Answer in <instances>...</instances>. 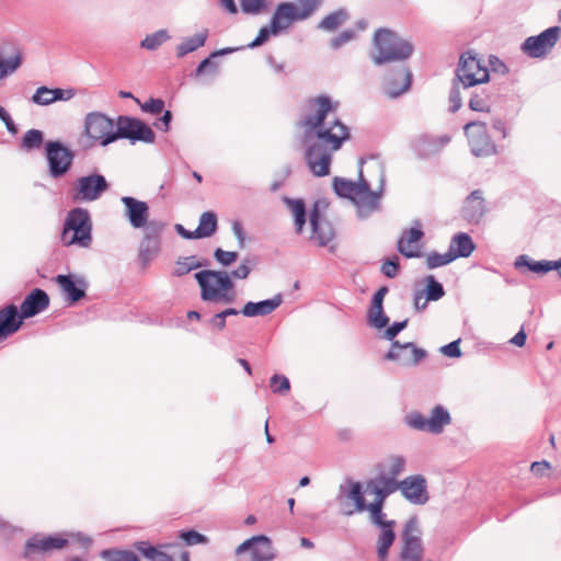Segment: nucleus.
<instances>
[{
	"instance_id": "4468645a",
	"label": "nucleus",
	"mask_w": 561,
	"mask_h": 561,
	"mask_svg": "<svg viewBox=\"0 0 561 561\" xmlns=\"http://www.w3.org/2000/svg\"><path fill=\"white\" fill-rule=\"evenodd\" d=\"M427 356L425 350L417 347L412 342L400 343L394 341L391 347L385 355V359L397 362L401 366H416L421 360Z\"/></svg>"
},
{
	"instance_id": "473e14b6",
	"label": "nucleus",
	"mask_w": 561,
	"mask_h": 561,
	"mask_svg": "<svg viewBox=\"0 0 561 561\" xmlns=\"http://www.w3.org/2000/svg\"><path fill=\"white\" fill-rule=\"evenodd\" d=\"M474 249L472 238L466 232H458L451 238L448 252L455 261L458 257H469Z\"/></svg>"
},
{
	"instance_id": "6ab92c4d",
	"label": "nucleus",
	"mask_w": 561,
	"mask_h": 561,
	"mask_svg": "<svg viewBox=\"0 0 561 561\" xmlns=\"http://www.w3.org/2000/svg\"><path fill=\"white\" fill-rule=\"evenodd\" d=\"M311 226L310 240L319 247H325L334 238V229L330 221L321 216L318 204H316L309 215Z\"/></svg>"
},
{
	"instance_id": "ea45409f",
	"label": "nucleus",
	"mask_w": 561,
	"mask_h": 561,
	"mask_svg": "<svg viewBox=\"0 0 561 561\" xmlns=\"http://www.w3.org/2000/svg\"><path fill=\"white\" fill-rule=\"evenodd\" d=\"M134 547L149 561H174L171 556L157 549L148 541H137L134 543Z\"/></svg>"
},
{
	"instance_id": "8fccbe9b",
	"label": "nucleus",
	"mask_w": 561,
	"mask_h": 561,
	"mask_svg": "<svg viewBox=\"0 0 561 561\" xmlns=\"http://www.w3.org/2000/svg\"><path fill=\"white\" fill-rule=\"evenodd\" d=\"M453 261L454 259H451V254L448 251L443 254L437 252H431L426 256V266L427 268L433 270L447 265Z\"/></svg>"
},
{
	"instance_id": "13d9d810",
	"label": "nucleus",
	"mask_w": 561,
	"mask_h": 561,
	"mask_svg": "<svg viewBox=\"0 0 561 561\" xmlns=\"http://www.w3.org/2000/svg\"><path fill=\"white\" fill-rule=\"evenodd\" d=\"M199 266L201 264L198 262H195L194 257H185L182 261L176 262L174 274L178 276H182Z\"/></svg>"
},
{
	"instance_id": "f03ea898",
	"label": "nucleus",
	"mask_w": 561,
	"mask_h": 561,
	"mask_svg": "<svg viewBox=\"0 0 561 561\" xmlns=\"http://www.w3.org/2000/svg\"><path fill=\"white\" fill-rule=\"evenodd\" d=\"M364 160H359L362 167ZM377 175L378 187L371 190V182L364 175L363 169H359L358 181L347 180L345 178L333 179V190L340 197L348 198L356 208V215L359 219L364 220L369 218L375 213L381 210V201L385 193L386 175L383 165L371 159L370 165Z\"/></svg>"
},
{
	"instance_id": "6e6d98bb",
	"label": "nucleus",
	"mask_w": 561,
	"mask_h": 561,
	"mask_svg": "<svg viewBox=\"0 0 561 561\" xmlns=\"http://www.w3.org/2000/svg\"><path fill=\"white\" fill-rule=\"evenodd\" d=\"M180 538L183 539V541L187 545V546H195V545H201V543H207L208 542V538L202 534H199L198 531L196 530H187V531H182L181 535H180Z\"/></svg>"
},
{
	"instance_id": "a211bd4d",
	"label": "nucleus",
	"mask_w": 561,
	"mask_h": 561,
	"mask_svg": "<svg viewBox=\"0 0 561 561\" xmlns=\"http://www.w3.org/2000/svg\"><path fill=\"white\" fill-rule=\"evenodd\" d=\"M412 83V75L408 68L400 66L396 70L387 73L382 82V91L391 99H396L405 93Z\"/></svg>"
},
{
	"instance_id": "9b49d317",
	"label": "nucleus",
	"mask_w": 561,
	"mask_h": 561,
	"mask_svg": "<svg viewBox=\"0 0 561 561\" xmlns=\"http://www.w3.org/2000/svg\"><path fill=\"white\" fill-rule=\"evenodd\" d=\"M116 136L118 139H128L133 144L142 141L152 144L156 139L153 130L141 119L121 115L117 117Z\"/></svg>"
},
{
	"instance_id": "423d86ee",
	"label": "nucleus",
	"mask_w": 561,
	"mask_h": 561,
	"mask_svg": "<svg viewBox=\"0 0 561 561\" xmlns=\"http://www.w3.org/2000/svg\"><path fill=\"white\" fill-rule=\"evenodd\" d=\"M117 124L101 112H91L84 118V135L91 146L106 147L117 140Z\"/></svg>"
},
{
	"instance_id": "cd10ccee",
	"label": "nucleus",
	"mask_w": 561,
	"mask_h": 561,
	"mask_svg": "<svg viewBox=\"0 0 561 561\" xmlns=\"http://www.w3.org/2000/svg\"><path fill=\"white\" fill-rule=\"evenodd\" d=\"M22 62L23 55L18 47L0 48V80L13 75Z\"/></svg>"
},
{
	"instance_id": "3c124183",
	"label": "nucleus",
	"mask_w": 561,
	"mask_h": 561,
	"mask_svg": "<svg viewBox=\"0 0 561 561\" xmlns=\"http://www.w3.org/2000/svg\"><path fill=\"white\" fill-rule=\"evenodd\" d=\"M241 10L245 14L257 15L266 8V0H240Z\"/></svg>"
},
{
	"instance_id": "f3484780",
	"label": "nucleus",
	"mask_w": 561,
	"mask_h": 561,
	"mask_svg": "<svg viewBox=\"0 0 561 561\" xmlns=\"http://www.w3.org/2000/svg\"><path fill=\"white\" fill-rule=\"evenodd\" d=\"M250 552V561H272L276 557L272 541L264 535L253 536L236 549V554Z\"/></svg>"
},
{
	"instance_id": "412c9836",
	"label": "nucleus",
	"mask_w": 561,
	"mask_h": 561,
	"mask_svg": "<svg viewBox=\"0 0 561 561\" xmlns=\"http://www.w3.org/2000/svg\"><path fill=\"white\" fill-rule=\"evenodd\" d=\"M55 282L60 287L69 304H75L85 296L88 287L87 282L82 277L76 275H57Z\"/></svg>"
},
{
	"instance_id": "c9c22d12",
	"label": "nucleus",
	"mask_w": 561,
	"mask_h": 561,
	"mask_svg": "<svg viewBox=\"0 0 561 561\" xmlns=\"http://www.w3.org/2000/svg\"><path fill=\"white\" fill-rule=\"evenodd\" d=\"M405 465L407 460L403 456L393 455L380 463L378 473L397 480V477L404 471Z\"/></svg>"
},
{
	"instance_id": "dca6fc26",
	"label": "nucleus",
	"mask_w": 561,
	"mask_h": 561,
	"mask_svg": "<svg viewBox=\"0 0 561 561\" xmlns=\"http://www.w3.org/2000/svg\"><path fill=\"white\" fill-rule=\"evenodd\" d=\"M399 491L402 496L414 505H424L428 502L427 481L422 474H414L399 481Z\"/></svg>"
},
{
	"instance_id": "a19ab883",
	"label": "nucleus",
	"mask_w": 561,
	"mask_h": 561,
	"mask_svg": "<svg viewBox=\"0 0 561 561\" xmlns=\"http://www.w3.org/2000/svg\"><path fill=\"white\" fill-rule=\"evenodd\" d=\"M164 225L157 220L147 219L146 226H142L144 229V238L146 243H152L153 249L159 248V236L161 234Z\"/></svg>"
},
{
	"instance_id": "a878e982",
	"label": "nucleus",
	"mask_w": 561,
	"mask_h": 561,
	"mask_svg": "<svg viewBox=\"0 0 561 561\" xmlns=\"http://www.w3.org/2000/svg\"><path fill=\"white\" fill-rule=\"evenodd\" d=\"M424 236L421 229V224L415 221V226L403 232V236L398 241V251L405 257H417L419 241Z\"/></svg>"
},
{
	"instance_id": "7ed1b4c3",
	"label": "nucleus",
	"mask_w": 561,
	"mask_h": 561,
	"mask_svg": "<svg viewBox=\"0 0 561 561\" xmlns=\"http://www.w3.org/2000/svg\"><path fill=\"white\" fill-rule=\"evenodd\" d=\"M414 53L413 44L388 28H379L373 37L370 59L376 66L404 61Z\"/></svg>"
},
{
	"instance_id": "c03bdc74",
	"label": "nucleus",
	"mask_w": 561,
	"mask_h": 561,
	"mask_svg": "<svg viewBox=\"0 0 561 561\" xmlns=\"http://www.w3.org/2000/svg\"><path fill=\"white\" fill-rule=\"evenodd\" d=\"M367 323L375 329H383L389 323V318L383 311V307L370 306L367 313Z\"/></svg>"
},
{
	"instance_id": "338daca9",
	"label": "nucleus",
	"mask_w": 561,
	"mask_h": 561,
	"mask_svg": "<svg viewBox=\"0 0 561 561\" xmlns=\"http://www.w3.org/2000/svg\"><path fill=\"white\" fill-rule=\"evenodd\" d=\"M460 339L450 342L447 345L440 347V353L450 358H458L461 356Z\"/></svg>"
},
{
	"instance_id": "bb28decb",
	"label": "nucleus",
	"mask_w": 561,
	"mask_h": 561,
	"mask_svg": "<svg viewBox=\"0 0 561 561\" xmlns=\"http://www.w3.org/2000/svg\"><path fill=\"white\" fill-rule=\"evenodd\" d=\"M75 96V91L72 89H60V88H48V87H39L36 89L35 93L32 95V102L47 106L53 104L56 101H69Z\"/></svg>"
},
{
	"instance_id": "ddd939ff",
	"label": "nucleus",
	"mask_w": 561,
	"mask_h": 561,
	"mask_svg": "<svg viewBox=\"0 0 561 561\" xmlns=\"http://www.w3.org/2000/svg\"><path fill=\"white\" fill-rule=\"evenodd\" d=\"M108 188V183L102 174L81 176L76 181L73 199L90 203L99 199Z\"/></svg>"
},
{
	"instance_id": "5701e85b",
	"label": "nucleus",
	"mask_w": 561,
	"mask_h": 561,
	"mask_svg": "<svg viewBox=\"0 0 561 561\" xmlns=\"http://www.w3.org/2000/svg\"><path fill=\"white\" fill-rule=\"evenodd\" d=\"M49 306V296L41 288H34L23 300L20 316L24 319L35 317Z\"/></svg>"
},
{
	"instance_id": "c85d7f7f",
	"label": "nucleus",
	"mask_w": 561,
	"mask_h": 561,
	"mask_svg": "<svg viewBox=\"0 0 561 561\" xmlns=\"http://www.w3.org/2000/svg\"><path fill=\"white\" fill-rule=\"evenodd\" d=\"M300 20L299 13L291 2H283L277 5L271 23L279 33L287 30L295 21Z\"/></svg>"
},
{
	"instance_id": "c756f323",
	"label": "nucleus",
	"mask_w": 561,
	"mask_h": 561,
	"mask_svg": "<svg viewBox=\"0 0 561 561\" xmlns=\"http://www.w3.org/2000/svg\"><path fill=\"white\" fill-rule=\"evenodd\" d=\"M282 302L283 296L280 294L275 295L271 299L261 300L257 302L249 301L243 306L241 313L249 318L268 316L275 311L282 305Z\"/></svg>"
},
{
	"instance_id": "393cba45",
	"label": "nucleus",
	"mask_w": 561,
	"mask_h": 561,
	"mask_svg": "<svg viewBox=\"0 0 561 561\" xmlns=\"http://www.w3.org/2000/svg\"><path fill=\"white\" fill-rule=\"evenodd\" d=\"M23 324V317L20 316L19 308L13 305H7L0 309V341L5 340L18 332Z\"/></svg>"
},
{
	"instance_id": "4c0bfd02",
	"label": "nucleus",
	"mask_w": 561,
	"mask_h": 561,
	"mask_svg": "<svg viewBox=\"0 0 561 561\" xmlns=\"http://www.w3.org/2000/svg\"><path fill=\"white\" fill-rule=\"evenodd\" d=\"M393 527L394 526L380 528V533L377 539L378 561H387L389 548L392 546L396 539Z\"/></svg>"
},
{
	"instance_id": "49530a36",
	"label": "nucleus",
	"mask_w": 561,
	"mask_h": 561,
	"mask_svg": "<svg viewBox=\"0 0 561 561\" xmlns=\"http://www.w3.org/2000/svg\"><path fill=\"white\" fill-rule=\"evenodd\" d=\"M105 561H140L138 556L130 550L106 549L101 552Z\"/></svg>"
},
{
	"instance_id": "e2e57ef3",
	"label": "nucleus",
	"mask_w": 561,
	"mask_h": 561,
	"mask_svg": "<svg viewBox=\"0 0 561 561\" xmlns=\"http://www.w3.org/2000/svg\"><path fill=\"white\" fill-rule=\"evenodd\" d=\"M302 7V10L299 13V19H307L310 14H312L318 7L321 4L322 0H298Z\"/></svg>"
},
{
	"instance_id": "2f4dec72",
	"label": "nucleus",
	"mask_w": 561,
	"mask_h": 561,
	"mask_svg": "<svg viewBox=\"0 0 561 561\" xmlns=\"http://www.w3.org/2000/svg\"><path fill=\"white\" fill-rule=\"evenodd\" d=\"M367 490L380 500H386L390 494L399 490V481L392 478H386L377 474L368 481Z\"/></svg>"
},
{
	"instance_id": "72a5a7b5",
	"label": "nucleus",
	"mask_w": 561,
	"mask_h": 561,
	"mask_svg": "<svg viewBox=\"0 0 561 561\" xmlns=\"http://www.w3.org/2000/svg\"><path fill=\"white\" fill-rule=\"evenodd\" d=\"M515 266L520 267L525 266L529 271L536 273V274H546L550 271H557L558 274L561 276V267H560V260L557 261H534L529 259L527 255H519L515 261Z\"/></svg>"
},
{
	"instance_id": "79ce46f5",
	"label": "nucleus",
	"mask_w": 561,
	"mask_h": 561,
	"mask_svg": "<svg viewBox=\"0 0 561 561\" xmlns=\"http://www.w3.org/2000/svg\"><path fill=\"white\" fill-rule=\"evenodd\" d=\"M348 18L345 9H339L327 16L319 23V28L332 32L343 24Z\"/></svg>"
},
{
	"instance_id": "39448f33",
	"label": "nucleus",
	"mask_w": 561,
	"mask_h": 561,
	"mask_svg": "<svg viewBox=\"0 0 561 561\" xmlns=\"http://www.w3.org/2000/svg\"><path fill=\"white\" fill-rule=\"evenodd\" d=\"M60 239L66 247L78 245L87 249L91 245L92 220L87 209L76 207L67 214Z\"/></svg>"
},
{
	"instance_id": "b1692460",
	"label": "nucleus",
	"mask_w": 561,
	"mask_h": 561,
	"mask_svg": "<svg viewBox=\"0 0 561 561\" xmlns=\"http://www.w3.org/2000/svg\"><path fill=\"white\" fill-rule=\"evenodd\" d=\"M344 499L353 501L355 510H343V515L351 516L355 511L363 512L366 510V502L359 482L347 480L346 483L340 485L337 500L343 502Z\"/></svg>"
},
{
	"instance_id": "4d7b16f0",
	"label": "nucleus",
	"mask_w": 561,
	"mask_h": 561,
	"mask_svg": "<svg viewBox=\"0 0 561 561\" xmlns=\"http://www.w3.org/2000/svg\"><path fill=\"white\" fill-rule=\"evenodd\" d=\"M138 104L142 112L150 114H160L164 108V101L162 99L150 98L148 101L144 103L139 102Z\"/></svg>"
},
{
	"instance_id": "37998d69",
	"label": "nucleus",
	"mask_w": 561,
	"mask_h": 561,
	"mask_svg": "<svg viewBox=\"0 0 561 561\" xmlns=\"http://www.w3.org/2000/svg\"><path fill=\"white\" fill-rule=\"evenodd\" d=\"M171 38V35L169 34L168 30H158L157 32L152 34H148L141 42L140 47L145 48L147 50H156L158 49L162 44L168 42Z\"/></svg>"
},
{
	"instance_id": "f704fd0d",
	"label": "nucleus",
	"mask_w": 561,
	"mask_h": 561,
	"mask_svg": "<svg viewBox=\"0 0 561 561\" xmlns=\"http://www.w3.org/2000/svg\"><path fill=\"white\" fill-rule=\"evenodd\" d=\"M208 37V30H203L193 36L185 37L178 46H176V57L183 58L190 53L197 50L203 47Z\"/></svg>"
},
{
	"instance_id": "09e8293b",
	"label": "nucleus",
	"mask_w": 561,
	"mask_h": 561,
	"mask_svg": "<svg viewBox=\"0 0 561 561\" xmlns=\"http://www.w3.org/2000/svg\"><path fill=\"white\" fill-rule=\"evenodd\" d=\"M279 32L273 27V24L261 27L257 36L249 43L247 46H242V48H255L262 46L265 42L268 41L271 35H278Z\"/></svg>"
},
{
	"instance_id": "9d476101",
	"label": "nucleus",
	"mask_w": 561,
	"mask_h": 561,
	"mask_svg": "<svg viewBox=\"0 0 561 561\" xmlns=\"http://www.w3.org/2000/svg\"><path fill=\"white\" fill-rule=\"evenodd\" d=\"M463 133L474 157H490L497 153V147L491 139L485 123L471 121L463 126Z\"/></svg>"
},
{
	"instance_id": "603ef678",
	"label": "nucleus",
	"mask_w": 561,
	"mask_h": 561,
	"mask_svg": "<svg viewBox=\"0 0 561 561\" xmlns=\"http://www.w3.org/2000/svg\"><path fill=\"white\" fill-rule=\"evenodd\" d=\"M469 107L474 112H489L490 98L486 94H473L469 100Z\"/></svg>"
},
{
	"instance_id": "20e7f679",
	"label": "nucleus",
	"mask_w": 561,
	"mask_h": 561,
	"mask_svg": "<svg viewBox=\"0 0 561 561\" xmlns=\"http://www.w3.org/2000/svg\"><path fill=\"white\" fill-rule=\"evenodd\" d=\"M194 276L201 287L202 300L222 304L236 300L234 285L228 272L203 270Z\"/></svg>"
},
{
	"instance_id": "0e129e2a",
	"label": "nucleus",
	"mask_w": 561,
	"mask_h": 561,
	"mask_svg": "<svg viewBox=\"0 0 561 561\" xmlns=\"http://www.w3.org/2000/svg\"><path fill=\"white\" fill-rule=\"evenodd\" d=\"M355 37V32L353 30H345L337 36L331 39V47L333 49L340 48L342 45L348 43Z\"/></svg>"
},
{
	"instance_id": "bf43d9fd",
	"label": "nucleus",
	"mask_w": 561,
	"mask_h": 561,
	"mask_svg": "<svg viewBox=\"0 0 561 561\" xmlns=\"http://www.w3.org/2000/svg\"><path fill=\"white\" fill-rule=\"evenodd\" d=\"M450 112L456 113L462 105V99L459 90V82L454 81L449 92Z\"/></svg>"
},
{
	"instance_id": "4be33fe9",
	"label": "nucleus",
	"mask_w": 561,
	"mask_h": 561,
	"mask_svg": "<svg viewBox=\"0 0 561 561\" xmlns=\"http://www.w3.org/2000/svg\"><path fill=\"white\" fill-rule=\"evenodd\" d=\"M486 214L485 201L482 191L474 190L463 202L461 208L462 218L469 224H479Z\"/></svg>"
},
{
	"instance_id": "de8ad7c7",
	"label": "nucleus",
	"mask_w": 561,
	"mask_h": 561,
	"mask_svg": "<svg viewBox=\"0 0 561 561\" xmlns=\"http://www.w3.org/2000/svg\"><path fill=\"white\" fill-rule=\"evenodd\" d=\"M425 282L426 288L424 294L426 295V300L437 301L445 295L443 285L438 283L433 275L426 276Z\"/></svg>"
},
{
	"instance_id": "58836bf2",
	"label": "nucleus",
	"mask_w": 561,
	"mask_h": 561,
	"mask_svg": "<svg viewBox=\"0 0 561 561\" xmlns=\"http://www.w3.org/2000/svg\"><path fill=\"white\" fill-rule=\"evenodd\" d=\"M217 230V216L213 211H205L199 217L198 227L195 229V236L198 238H208Z\"/></svg>"
},
{
	"instance_id": "680f3d73",
	"label": "nucleus",
	"mask_w": 561,
	"mask_h": 561,
	"mask_svg": "<svg viewBox=\"0 0 561 561\" xmlns=\"http://www.w3.org/2000/svg\"><path fill=\"white\" fill-rule=\"evenodd\" d=\"M408 319L399 322H393L390 327H388L383 333V339L394 342V337L408 327Z\"/></svg>"
},
{
	"instance_id": "052dcab7",
	"label": "nucleus",
	"mask_w": 561,
	"mask_h": 561,
	"mask_svg": "<svg viewBox=\"0 0 561 561\" xmlns=\"http://www.w3.org/2000/svg\"><path fill=\"white\" fill-rule=\"evenodd\" d=\"M252 265L253 264L250 259H244L242 263L229 274L231 279H245L252 271Z\"/></svg>"
},
{
	"instance_id": "e433bc0d",
	"label": "nucleus",
	"mask_w": 561,
	"mask_h": 561,
	"mask_svg": "<svg viewBox=\"0 0 561 561\" xmlns=\"http://www.w3.org/2000/svg\"><path fill=\"white\" fill-rule=\"evenodd\" d=\"M283 201L294 216L296 232L301 233L302 228L306 224L305 202L300 198L294 199L289 197H284Z\"/></svg>"
},
{
	"instance_id": "6e6552de",
	"label": "nucleus",
	"mask_w": 561,
	"mask_h": 561,
	"mask_svg": "<svg viewBox=\"0 0 561 561\" xmlns=\"http://www.w3.org/2000/svg\"><path fill=\"white\" fill-rule=\"evenodd\" d=\"M45 157L48 175L58 180L71 170L76 154L61 141L49 140L45 144Z\"/></svg>"
},
{
	"instance_id": "5fc2aeb1",
	"label": "nucleus",
	"mask_w": 561,
	"mask_h": 561,
	"mask_svg": "<svg viewBox=\"0 0 561 561\" xmlns=\"http://www.w3.org/2000/svg\"><path fill=\"white\" fill-rule=\"evenodd\" d=\"M271 387L273 392L284 394L290 389V383L286 376L276 374L271 378Z\"/></svg>"
},
{
	"instance_id": "774afa93",
	"label": "nucleus",
	"mask_w": 561,
	"mask_h": 561,
	"mask_svg": "<svg viewBox=\"0 0 561 561\" xmlns=\"http://www.w3.org/2000/svg\"><path fill=\"white\" fill-rule=\"evenodd\" d=\"M370 522L373 525H375L378 528H383V527H389V526L396 525L394 520L386 519V514L383 512L370 515Z\"/></svg>"
},
{
	"instance_id": "1a4fd4ad",
	"label": "nucleus",
	"mask_w": 561,
	"mask_h": 561,
	"mask_svg": "<svg viewBox=\"0 0 561 561\" xmlns=\"http://www.w3.org/2000/svg\"><path fill=\"white\" fill-rule=\"evenodd\" d=\"M456 78L467 89L489 81V70L477 55L466 51L459 58Z\"/></svg>"
},
{
	"instance_id": "0eeeda50",
	"label": "nucleus",
	"mask_w": 561,
	"mask_h": 561,
	"mask_svg": "<svg viewBox=\"0 0 561 561\" xmlns=\"http://www.w3.org/2000/svg\"><path fill=\"white\" fill-rule=\"evenodd\" d=\"M404 423L413 430L439 435L451 424V415L447 408L437 404L431 409L428 416L416 411L407 414Z\"/></svg>"
},
{
	"instance_id": "69168bd1",
	"label": "nucleus",
	"mask_w": 561,
	"mask_h": 561,
	"mask_svg": "<svg viewBox=\"0 0 561 561\" xmlns=\"http://www.w3.org/2000/svg\"><path fill=\"white\" fill-rule=\"evenodd\" d=\"M399 266L400 265H399L398 257H393L392 260H387L381 265V273L389 278H393L398 274Z\"/></svg>"
},
{
	"instance_id": "f257e3e1",
	"label": "nucleus",
	"mask_w": 561,
	"mask_h": 561,
	"mask_svg": "<svg viewBox=\"0 0 561 561\" xmlns=\"http://www.w3.org/2000/svg\"><path fill=\"white\" fill-rule=\"evenodd\" d=\"M339 102L329 95L321 94L308 101L309 113L300 121L304 128L306 162L316 176L330 173L333 152L337 151L350 138V130L335 116Z\"/></svg>"
},
{
	"instance_id": "7c9ffc66",
	"label": "nucleus",
	"mask_w": 561,
	"mask_h": 561,
	"mask_svg": "<svg viewBox=\"0 0 561 561\" xmlns=\"http://www.w3.org/2000/svg\"><path fill=\"white\" fill-rule=\"evenodd\" d=\"M449 140L448 136H421L415 140L414 148L421 157H431L439 152Z\"/></svg>"
},
{
	"instance_id": "aec40b11",
	"label": "nucleus",
	"mask_w": 561,
	"mask_h": 561,
	"mask_svg": "<svg viewBox=\"0 0 561 561\" xmlns=\"http://www.w3.org/2000/svg\"><path fill=\"white\" fill-rule=\"evenodd\" d=\"M121 202L124 205V216L135 229L146 226L149 219V205L131 196H123Z\"/></svg>"
},
{
	"instance_id": "a18cd8bd",
	"label": "nucleus",
	"mask_w": 561,
	"mask_h": 561,
	"mask_svg": "<svg viewBox=\"0 0 561 561\" xmlns=\"http://www.w3.org/2000/svg\"><path fill=\"white\" fill-rule=\"evenodd\" d=\"M44 134L39 129H30L21 141V147L26 151L39 149L43 145Z\"/></svg>"
},
{
	"instance_id": "f8f14e48",
	"label": "nucleus",
	"mask_w": 561,
	"mask_h": 561,
	"mask_svg": "<svg viewBox=\"0 0 561 561\" xmlns=\"http://www.w3.org/2000/svg\"><path fill=\"white\" fill-rule=\"evenodd\" d=\"M560 27L552 26L537 36L527 37L522 44V51L531 58H543L557 44Z\"/></svg>"
},
{
	"instance_id": "864d4df0",
	"label": "nucleus",
	"mask_w": 561,
	"mask_h": 561,
	"mask_svg": "<svg viewBox=\"0 0 561 561\" xmlns=\"http://www.w3.org/2000/svg\"><path fill=\"white\" fill-rule=\"evenodd\" d=\"M238 256V252L225 251L220 248L216 249L214 252L215 260L222 266H230L237 261Z\"/></svg>"
},
{
	"instance_id": "2eb2a0df",
	"label": "nucleus",
	"mask_w": 561,
	"mask_h": 561,
	"mask_svg": "<svg viewBox=\"0 0 561 561\" xmlns=\"http://www.w3.org/2000/svg\"><path fill=\"white\" fill-rule=\"evenodd\" d=\"M67 542V539L60 536L35 535L25 542L24 557L28 560H36L50 551L62 549Z\"/></svg>"
}]
</instances>
